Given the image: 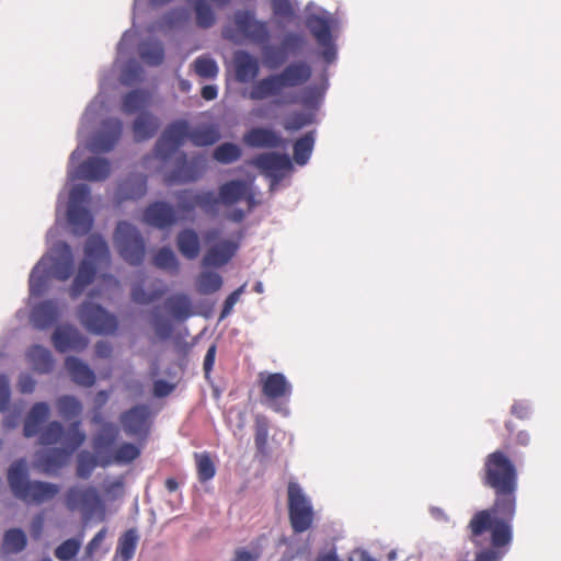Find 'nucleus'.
I'll return each mask as SVG.
<instances>
[{
    "label": "nucleus",
    "instance_id": "nucleus-1",
    "mask_svg": "<svg viewBox=\"0 0 561 561\" xmlns=\"http://www.w3.org/2000/svg\"><path fill=\"white\" fill-rule=\"evenodd\" d=\"M518 474L514 462L502 450L489 454L483 466L482 483L495 494L490 508L478 511L467 528L470 540L490 531L494 547H510L513 541V520L516 514Z\"/></svg>",
    "mask_w": 561,
    "mask_h": 561
},
{
    "label": "nucleus",
    "instance_id": "nucleus-2",
    "mask_svg": "<svg viewBox=\"0 0 561 561\" xmlns=\"http://www.w3.org/2000/svg\"><path fill=\"white\" fill-rule=\"evenodd\" d=\"M8 483L14 497L28 505H41L59 493V486L50 482L28 479L25 459L15 460L8 470Z\"/></svg>",
    "mask_w": 561,
    "mask_h": 561
},
{
    "label": "nucleus",
    "instance_id": "nucleus-3",
    "mask_svg": "<svg viewBox=\"0 0 561 561\" xmlns=\"http://www.w3.org/2000/svg\"><path fill=\"white\" fill-rule=\"evenodd\" d=\"M111 263L110 250L100 236H90L84 247V259L80 262L77 275L69 288V295L77 299L96 277L98 272L107 268Z\"/></svg>",
    "mask_w": 561,
    "mask_h": 561
},
{
    "label": "nucleus",
    "instance_id": "nucleus-4",
    "mask_svg": "<svg viewBox=\"0 0 561 561\" xmlns=\"http://www.w3.org/2000/svg\"><path fill=\"white\" fill-rule=\"evenodd\" d=\"M92 422L100 425V430L93 436L92 447L99 456L101 467L105 468L112 463H128L138 457V448L128 443L121 445L112 453L111 448L118 437V427L104 422L99 414L93 416Z\"/></svg>",
    "mask_w": 561,
    "mask_h": 561
},
{
    "label": "nucleus",
    "instance_id": "nucleus-5",
    "mask_svg": "<svg viewBox=\"0 0 561 561\" xmlns=\"http://www.w3.org/2000/svg\"><path fill=\"white\" fill-rule=\"evenodd\" d=\"M60 255L54 259H42L32 270L30 275V294L41 296L45 289L49 276L58 280H67L73 272V255L71 248L66 242L60 244Z\"/></svg>",
    "mask_w": 561,
    "mask_h": 561
},
{
    "label": "nucleus",
    "instance_id": "nucleus-6",
    "mask_svg": "<svg viewBox=\"0 0 561 561\" xmlns=\"http://www.w3.org/2000/svg\"><path fill=\"white\" fill-rule=\"evenodd\" d=\"M207 170V158L203 153L188 157L185 151H180L171 169L161 168L163 183L171 187L185 185L198 181Z\"/></svg>",
    "mask_w": 561,
    "mask_h": 561
},
{
    "label": "nucleus",
    "instance_id": "nucleus-7",
    "mask_svg": "<svg viewBox=\"0 0 561 561\" xmlns=\"http://www.w3.org/2000/svg\"><path fill=\"white\" fill-rule=\"evenodd\" d=\"M85 440V434L79 428V422L72 423L61 448H49L36 453V467L44 473L50 474L61 469L70 455Z\"/></svg>",
    "mask_w": 561,
    "mask_h": 561
},
{
    "label": "nucleus",
    "instance_id": "nucleus-8",
    "mask_svg": "<svg viewBox=\"0 0 561 561\" xmlns=\"http://www.w3.org/2000/svg\"><path fill=\"white\" fill-rule=\"evenodd\" d=\"M288 518L295 534L309 530L314 522V510L311 499L296 481H289L287 486Z\"/></svg>",
    "mask_w": 561,
    "mask_h": 561
},
{
    "label": "nucleus",
    "instance_id": "nucleus-9",
    "mask_svg": "<svg viewBox=\"0 0 561 561\" xmlns=\"http://www.w3.org/2000/svg\"><path fill=\"white\" fill-rule=\"evenodd\" d=\"M264 403L274 412L287 417L290 414L289 401L293 385L283 373H271L262 379Z\"/></svg>",
    "mask_w": 561,
    "mask_h": 561
},
{
    "label": "nucleus",
    "instance_id": "nucleus-10",
    "mask_svg": "<svg viewBox=\"0 0 561 561\" xmlns=\"http://www.w3.org/2000/svg\"><path fill=\"white\" fill-rule=\"evenodd\" d=\"M78 318L89 332L99 335L114 334L118 328V322L114 314L91 301H84L79 306Z\"/></svg>",
    "mask_w": 561,
    "mask_h": 561
},
{
    "label": "nucleus",
    "instance_id": "nucleus-11",
    "mask_svg": "<svg viewBox=\"0 0 561 561\" xmlns=\"http://www.w3.org/2000/svg\"><path fill=\"white\" fill-rule=\"evenodd\" d=\"M284 85L277 73H271L264 78L255 80L248 93V98L252 101H263L270 98H276V105H287L296 103L290 94H283Z\"/></svg>",
    "mask_w": 561,
    "mask_h": 561
},
{
    "label": "nucleus",
    "instance_id": "nucleus-12",
    "mask_svg": "<svg viewBox=\"0 0 561 561\" xmlns=\"http://www.w3.org/2000/svg\"><path fill=\"white\" fill-rule=\"evenodd\" d=\"M114 241L124 260L131 264L140 263V231L135 226L126 221L119 222Z\"/></svg>",
    "mask_w": 561,
    "mask_h": 561
},
{
    "label": "nucleus",
    "instance_id": "nucleus-13",
    "mask_svg": "<svg viewBox=\"0 0 561 561\" xmlns=\"http://www.w3.org/2000/svg\"><path fill=\"white\" fill-rule=\"evenodd\" d=\"M244 234L245 229H241L236 232V240L225 239L211 245L203 256V266L219 268L228 264L239 251Z\"/></svg>",
    "mask_w": 561,
    "mask_h": 561
},
{
    "label": "nucleus",
    "instance_id": "nucleus-14",
    "mask_svg": "<svg viewBox=\"0 0 561 561\" xmlns=\"http://www.w3.org/2000/svg\"><path fill=\"white\" fill-rule=\"evenodd\" d=\"M66 505L71 511L80 510L85 518H90L102 507V501L93 486H72L66 493Z\"/></svg>",
    "mask_w": 561,
    "mask_h": 561
},
{
    "label": "nucleus",
    "instance_id": "nucleus-15",
    "mask_svg": "<svg viewBox=\"0 0 561 561\" xmlns=\"http://www.w3.org/2000/svg\"><path fill=\"white\" fill-rule=\"evenodd\" d=\"M238 31L247 38L256 44L267 43L271 34L266 22L255 18L250 10H238L233 18Z\"/></svg>",
    "mask_w": 561,
    "mask_h": 561
},
{
    "label": "nucleus",
    "instance_id": "nucleus-16",
    "mask_svg": "<svg viewBox=\"0 0 561 561\" xmlns=\"http://www.w3.org/2000/svg\"><path fill=\"white\" fill-rule=\"evenodd\" d=\"M305 25L318 45H328L333 39L332 32L339 27V20L321 9V14L307 13Z\"/></svg>",
    "mask_w": 561,
    "mask_h": 561
},
{
    "label": "nucleus",
    "instance_id": "nucleus-17",
    "mask_svg": "<svg viewBox=\"0 0 561 561\" xmlns=\"http://www.w3.org/2000/svg\"><path fill=\"white\" fill-rule=\"evenodd\" d=\"M182 218L175 207L167 201H156L142 210V221L160 230L171 228Z\"/></svg>",
    "mask_w": 561,
    "mask_h": 561
},
{
    "label": "nucleus",
    "instance_id": "nucleus-18",
    "mask_svg": "<svg viewBox=\"0 0 561 561\" xmlns=\"http://www.w3.org/2000/svg\"><path fill=\"white\" fill-rule=\"evenodd\" d=\"M249 165L259 169L265 176L285 174L294 169L291 158L286 152L267 151L256 154L248 161Z\"/></svg>",
    "mask_w": 561,
    "mask_h": 561
},
{
    "label": "nucleus",
    "instance_id": "nucleus-19",
    "mask_svg": "<svg viewBox=\"0 0 561 561\" xmlns=\"http://www.w3.org/2000/svg\"><path fill=\"white\" fill-rule=\"evenodd\" d=\"M51 343L58 353H66L83 351L89 341L76 327L64 324L57 327L53 332Z\"/></svg>",
    "mask_w": 561,
    "mask_h": 561
},
{
    "label": "nucleus",
    "instance_id": "nucleus-20",
    "mask_svg": "<svg viewBox=\"0 0 561 561\" xmlns=\"http://www.w3.org/2000/svg\"><path fill=\"white\" fill-rule=\"evenodd\" d=\"M123 131V124L117 118H106L91 141L93 152H108L118 142Z\"/></svg>",
    "mask_w": 561,
    "mask_h": 561
},
{
    "label": "nucleus",
    "instance_id": "nucleus-21",
    "mask_svg": "<svg viewBox=\"0 0 561 561\" xmlns=\"http://www.w3.org/2000/svg\"><path fill=\"white\" fill-rule=\"evenodd\" d=\"M243 142L250 148H279L285 147L286 140L279 133L271 127L256 126L243 135Z\"/></svg>",
    "mask_w": 561,
    "mask_h": 561
},
{
    "label": "nucleus",
    "instance_id": "nucleus-22",
    "mask_svg": "<svg viewBox=\"0 0 561 561\" xmlns=\"http://www.w3.org/2000/svg\"><path fill=\"white\" fill-rule=\"evenodd\" d=\"M234 76L239 83L254 82L260 73V62L247 50H237L233 56Z\"/></svg>",
    "mask_w": 561,
    "mask_h": 561
},
{
    "label": "nucleus",
    "instance_id": "nucleus-23",
    "mask_svg": "<svg viewBox=\"0 0 561 561\" xmlns=\"http://www.w3.org/2000/svg\"><path fill=\"white\" fill-rule=\"evenodd\" d=\"M60 313L58 301L48 299L32 308L30 319L35 328L45 330L53 327L58 321Z\"/></svg>",
    "mask_w": 561,
    "mask_h": 561
},
{
    "label": "nucleus",
    "instance_id": "nucleus-24",
    "mask_svg": "<svg viewBox=\"0 0 561 561\" xmlns=\"http://www.w3.org/2000/svg\"><path fill=\"white\" fill-rule=\"evenodd\" d=\"M162 307L178 322H184L194 314L192 300L184 293H176L167 297L163 300Z\"/></svg>",
    "mask_w": 561,
    "mask_h": 561
},
{
    "label": "nucleus",
    "instance_id": "nucleus-25",
    "mask_svg": "<svg viewBox=\"0 0 561 561\" xmlns=\"http://www.w3.org/2000/svg\"><path fill=\"white\" fill-rule=\"evenodd\" d=\"M284 88H294L307 82L311 75V67L306 61H294L277 72Z\"/></svg>",
    "mask_w": 561,
    "mask_h": 561
},
{
    "label": "nucleus",
    "instance_id": "nucleus-26",
    "mask_svg": "<svg viewBox=\"0 0 561 561\" xmlns=\"http://www.w3.org/2000/svg\"><path fill=\"white\" fill-rule=\"evenodd\" d=\"M78 172L83 180L104 181L111 173V163L107 159L91 157L79 165Z\"/></svg>",
    "mask_w": 561,
    "mask_h": 561
},
{
    "label": "nucleus",
    "instance_id": "nucleus-27",
    "mask_svg": "<svg viewBox=\"0 0 561 561\" xmlns=\"http://www.w3.org/2000/svg\"><path fill=\"white\" fill-rule=\"evenodd\" d=\"M48 416L49 407L46 402L34 403L24 420L23 435L26 438L36 436Z\"/></svg>",
    "mask_w": 561,
    "mask_h": 561
},
{
    "label": "nucleus",
    "instance_id": "nucleus-28",
    "mask_svg": "<svg viewBox=\"0 0 561 561\" xmlns=\"http://www.w3.org/2000/svg\"><path fill=\"white\" fill-rule=\"evenodd\" d=\"M176 248L187 260L197 259L201 253V239L197 231L193 228L180 230L175 239Z\"/></svg>",
    "mask_w": 561,
    "mask_h": 561
},
{
    "label": "nucleus",
    "instance_id": "nucleus-29",
    "mask_svg": "<svg viewBox=\"0 0 561 561\" xmlns=\"http://www.w3.org/2000/svg\"><path fill=\"white\" fill-rule=\"evenodd\" d=\"M65 367L75 383L82 387H92L94 385V371L81 359L73 356H68L65 359Z\"/></svg>",
    "mask_w": 561,
    "mask_h": 561
},
{
    "label": "nucleus",
    "instance_id": "nucleus-30",
    "mask_svg": "<svg viewBox=\"0 0 561 561\" xmlns=\"http://www.w3.org/2000/svg\"><path fill=\"white\" fill-rule=\"evenodd\" d=\"M221 139L219 126L206 123L191 128L190 141L195 147H209Z\"/></svg>",
    "mask_w": 561,
    "mask_h": 561
},
{
    "label": "nucleus",
    "instance_id": "nucleus-31",
    "mask_svg": "<svg viewBox=\"0 0 561 561\" xmlns=\"http://www.w3.org/2000/svg\"><path fill=\"white\" fill-rule=\"evenodd\" d=\"M26 359L34 371L48 374L54 368V358L49 350L42 345H32L26 351Z\"/></svg>",
    "mask_w": 561,
    "mask_h": 561
},
{
    "label": "nucleus",
    "instance_id": "nucleus-32",
    "mask_svg": "<svg viewBox=\"0 0 561 561\" xmlns=\"http://www.w3.org/2000/svg\"><path fill=\"white\" fill-rule=\"evenodd\" d=\"M121 112L125 115L136 114L133 121L134 137L140 138V89L134 88L122 100Z\"/></svg>",
    "mask_w": 561,
    "mask_h": 561
},
{
    "label": "nucleus",
    "instance_id": "nucleus-33",
    "mask_svg": "<svg viewBox=\"0 0 561 561\" xmlns=\"http://www.w3.org/2000/svg\"><path fill=\"white\" fill-rule=\"evenodd\" d=\"M67 217L75 234L84 236L92 228V216L84 206H68Z\"/></svg>",
    "mask_w": 561,
    "mask_h": 561
},
{
    "label": "nucleus",
    "instance_id": "nucleus-34",
    "mask_svg": "<svg viewBox=\"0 0 561 561\" xmlns=\"http://www.w3.org/2000/svg\"><path fill=\"white\" fill-rule=\"evenodd\" d=\"M248 183L244 180H230L219 186V197L221 204L226 206L233 205L243 199L247 195Z\"/></svg>",
    "mask_w": 561,
    "mask_h": 561
},
{
    "label": "nucleus",
    "instance_id": "nucleus-35",
    "mask_svg": "<svg viewBox=\"0 0 561 561\" xmlns=\"http://www.w3.org/2000/svg\"><path fill=\"white\" fill-rule=\"evenodd\" d=\"M316 134L314 129L309 130L295 140L293 145L294 160L298 165L304 167L309 162L314 149Z\"/></svg>",
    "mask_w": 561,
    "mask_h": 561
},
{
    "label": "nucleus",
    "instance_id": "nucleus-36",
    "mask_svg": "<svg viewBox=\"0 0 561 561\" xmlns=\"http://www.w3.org/2000/svg\"><path fill=\"white\" fill-rule=\"evenodd\" d=\"M161 134L167 137L168 141L181 148L185 144V140H190L191 126L186 119H175L171 122Z\"/></svg>",
    "mask_w": 561,
    "mask_h": 561
},
{
    "label": "nucleus",
    "instance_id": "nucleus-37",
    "mask_svg": "<svg viewBox=\"0 0 561 561\" xmlns=\"http://www.w3.org/2000/svg\"><path fill=\"white\" fill-rule=\"evenodd\" d=\"M67 433L68 431H65L60 422L51 421L37 434L38 444L43 446H51L57 443H61L64 445Z\"/></svg>",
    "mask_w": 561,
    "mask_h": 561
},
{
    "label": "nucleus",
    "instance_id": "nucleus-38",
    "mask_svg": "<svg viewBox=\"0 0 561 561\" xmlns=\"http://www.w3.org/2000/svg\"><path fill=\"white\" fill-rule=\"evenodd\" d=\"M328 87V79H325L324 82L320 85L307 87L302 91L300 103L304 105V107L314 113V111H317L321 105Z\"/></svg>",
    "mask_w": 561,
    "mask_h": 561
},
{
    "label": "nucleus",
    "instance_id": "nucleus-39",
    "mask_svg": "<svg viewBox=\"0 0 561 561\" xmlns=\"http://www.w3.org/2000/svg\"><path fill=\"white\" fill-rule=\"evenodd\" d=\"M196 192L193 190H181L175 193L176 205L174 206L180 217L183 219H193L197 204L195 202Z\"/></svg>",
    "mask_w": 561,
    "mask_h": 561
},
{
    "label": "nucleus",
    "instance_id": "nucleus-40",
    "mask_svg": "<svg viewBox=\"0 0 561 561\" xmlns=\"http://www.w3.org/2000/svg\"><path fill=\"white\" fill-rule=\"evenodd\" d=\"M151 327L160 341H168L174 332V324L170 317L160 309H154L151 314Z\"/></svg>",
    "mask_w": 561,
    "mask_h": 561
},
{
    "label": "nucleus",
    "instance_id": "nucleus-41",
    "mask_svg": "<svg viewBox=\"0 0 561 561\" xmlns=\"http://www.w3.org/2000/svg\"><path fill=\"white\" fill-rule=\"evenodd\" d=\"M154 265L171 275H176L180 270V262L174 251L169 245L159 249L153 257Z\"/></svg>",
    "mask_w": 561,
    "mask_h": 561
},
{
    "label": "nucleus",
    "instance_id": "nucleus-42",
    "mask_svg": "<svg viewBox=\"0 0 561 561\" xmlns=\"http://www.w3.org/2000/svg\"><path fill=\"white\" fill-rule=\"evenodd\" d=\"M262 45L263 61L268 69H278L287 61L289 56L282 44L275 46L267 42Z\"/></svg>",
    "mask_w": 561,
    "mask_h": 561
},
{
    "label": "nucleus",
    "instance_id": "nucleus-43",
    "mask_svg": "<svg viewBox=\"0 0 561 561\" xmlns=\"http://www.w3.org/2000/svg\"><path fill=\"white\" fill-rule=\"evenodd\" d=\"M242 156V149L239 145L225 141L218 145L213 151V159L220 164H232Z\"/></svg>",
    "mask_w": 561,
    "mask_h": 561
},
{
    "label": "nucleus",
    "instance_id": "nucleus-44",
    "mask_svg": "<svg viewBox=\"0 0 561 561\" xmlns=\"http://www.w3.org/2000/svg\"><path fill=\"white\" fill-rule=\"evenodd\" d=\"M165 50L162 42H145L142 41V65L158 67L163 64Z\"/></svg>",
    "mask_w": 561,
    "mask_h": 561
},
{
    "label": "nucleus",
    "instance_id": "nucleus-45",
    "mask_svg": "<svg viewBox=\"0 0 561 561\" xmlns=\"http://www.w3.org/2000/svg\"><path fill=\"white\" fill-rule=\"evenodd\" d=\"M195 11L196 25L201 28H209L216 22V15L206 0H188Z\"/></svg>",
    "mask_w": 561,
    "mask_h": 561
},
{
    "label": "nucleus",
    "instance_id": "nucleus-46",
    "mask_svg": "<svg viewBox=\"0 0 561 561\" xmlns=\"http://www.w3.org/2000/svg\"><path fill=\"white\" fill-rule=\"evenodd\" d=\"M180 147L175 144L168 141L167 137L162 134L157 139L153 147L154 158L161 162L162 168L171 160H174L175 156L180 152Z\"/></svg>",
    "mask_w": 561,
    "mask_h": 561
},
{
    "label": "nucleus",
    "instance_id": "nucleus-47",
    "mask_svg": "<svg viewBox=\"0 0 561 561\" xmlns=\"http://www.w3.org/2000/svg\"><path fill=\"white\" fill-rule=\"evenodd\" d=\"M27 539L20 528H12L4 533L2 549L5 553H19L26 547Z\"/></svg>",
    "mask_w": 561,
    "mask_h": 561
},
{
    "label": "nucleus",
    "instance_id": "nucleus-48",
    "mask_svg": "<svg viewBox=\"0 0 561 561\" xmlns=\"http://www.w3.org/2000/svg\"><path fill=\"white\" fill-rule=\"evenodd\" d=\"M137 545V533L135 529L127 530L118 540V545L115 552L116 559L122 561H129L136 550Z\"/></svg>",
    "mask_w": 561,
    "mask_h": 561
},
{
    "label": "nucleus",
    "instance_id": "nucleus-49",
    "mask_svg": "<svg viewBox=\"0 0 561 561\" xmlns=\"http://www.w3.org/2000/svg\"><path fill=\"white\" fill-rule=\"evenodd\" d=\"M56 405L60 416L67 421L78 417L82 412V403L73 396L59 397Z\"/></svg>",
    "mask_w": 561,
    "mask_h": 561
},
{
    "label": "nucleus",
    "instance_id": "nucleus-50",
    "mask_svg": "<svg viewBox=\"0 0 561 561\" xmlns=\"http://www.w3.org/2000/svg\"><path fill=\"white\" fill-rule=\"evenodd\" d=\"M194 458L196 462L198 480L202 483L211 480L216 474V466L209 453H195Z\"/></svg>",
    "mask_w": 561,
    "mask_h": 561
},
{
    "label": "nucleus",
    "instance_id": "nucleus-51",
    "mask_svg": "<svg viewBox=\"0 0 561 561\" xmlns=\"http://www.w3.org/2000/svg\"><path fill=\"white\" fill-rule=\"evenodd\" d=\"M140 196V180L137 176L128 178L119 182L116 198L121 204L128 199H137Z\"/></svg>",
    "mask_w": 561,
    "mask_h": 561
},
{
    "label": "nucleus",
    "instance_id": "nucleus-52",
    "mask_svg": "<svg viewBox=\"0 0 561 561\" xmlns=\"http://www.w3.org/2000/svg\"><path fill=\"white\" fill-rule=\"evenodd\" d=\"M195 202L197 207L207 215H217L219 205L221 204L219 195L217 196L214 191L196 192Z\"/></svg>",
    "mask_w": 561,
    "mask_h": 561
},
{
    "label": "nucleus",
    "instance_id": "nucleus-53",
    "mask_svg": "<svg viewBox=\"0 0 561 561\" xmlns=\"http://www.w3.org/2000/svg\"><path fill=\"white\" fill-rule=\"evenodd\" d=\"M267 440H268V422L264 416H256L255 419V435L254 445L257 453L262 456H267Z\"/></svg>",
    "mask_w": 561,
    "mask_h": 561
},
{
    "label": "nucleus",
    "instance_id": "nucleus-54",
    "mask_svg": "<svg viewBox=\"0 0 561 561\" xmlns=\"http://www.w3.org/2000/svg\"><path fill=\"white\" fill-rule=\"evenodd\" d=\"M96 466H100V460L95 451L94 455L89 451H81L77 460V476L88 479Z\"/></svg>",
    "mask_w": 561,
    "mask_h": 561
},
{
    "label": "nucleus",
    "instance_id": "nucleus-55",
    "mask_svg": "<svg viewBox=\"0 0 561 561\" xmlns=\"http://www.w3.org/2000/svg\"><path fill=\"white\" fill-rule=\"evenodd\" d=\"M280 44L287 55H298L307 46V39L301 33L287 32L284 34Z\"/></svg>",
    "mask_w": 561,
    "mask_h": 561
},
{
    "label": "nucleus",
    "instance_id": "nucleus-56",
    "mask_svg": "<svg viewBox=\"0 0 561 561\" xmlns=\"http://www.w3.org/2000/svg\"><path fill=\"white\" fill-rule=\"evenodd\" d=\"M196 75L204 79H214L219 72L216 60L208 56H199L194 60Z\"/></svg>",
    "mask_w": 561,
    "mask_h": 561
},
{
    "label": "nucleus",
    "instance_id": "nucleus-57",
    "mask_svg": "<svg viewBox=\"0 0 561 561\" xmlns=\"http://www.w3.org/2000/svg\"><path fill=\"white\" fill-rule=\"evenodd\" d=\"M222 277L216 272H204L199 276L198 290L204 295L218 291L222 286Z\"/></svg>",
    "mask_w": 561,
    "mask_h": 561
},
{
    "label": "nucleus",
    "instance_id": "nucleus-58",
    "mask_svg": "<svg viewBox=\"0 0 561 561\" xmlns=\"http://www.w3.org/2000/svg\"><path fill=\"white\" fill-rule=\"evenodd\" d=\"M80 547L81 539H67L55 549V557L59 561H70L78 554Z\"/></svg>",
    "mask_w": 561,
    "mask_h": 561
},
{
    "label": "nucleus",
    "instance_id": "nucleus-59",
    "mask_svg": "<svg viewBox=\"0 0 561 561\" xmlns=\"http://www.w3.org/2000/svg\"><path fill=\"white\" fill-rule=\"evenodd\" d=\"M119 80L124 85H136L140 80V62L134 58L129 59L122 69Z\"/></svg>",
    "mask_w": 561,
    "mask_h": 561
},
{
    "label": "nucleus",
    "instance_id": "nucleus-60",
    "mask_svg": "<svg viewBox=\"0 0 561 561\" xmlns=\"http://www.w3.org/2000/svg\"><path fill=\"white\" fill-rule=\"evenodd\" d=\"M124 431L128 434L140 433V407L136 405L121 417Z\"/></svg>",
    "mask_w": 561,
    "mask_h": 561
},
{
    "label": "nucleus",
    "instance_id": "nucleus-61",
    "mask_svg": "<svg viewBox=\"0 0 561 561\" xmlns=\"http://www.w3.org/2000/svg\"><path fill=\"white\" fill-rule=\"evenodd\" d=\"M188 20V14L184 8H174L165 12L161 21L169 28H175L183 26Z\"/></svg>",
    "mask_w": 561,
    "mask_h": 561
},
{
    "label": "nucleus",
    "instance_id": "nucleus-62",
    "mask_svg": "<svg viewBox=\"0 0 561 561\" xmlns=\"http://www.w3.org/2000/svg\"><path fill=\"white\" fill-rule=\"evenodd\" d=\"M117 49L121 56H127L133 50L140 51V41L136 31H126L118 43Z\"/></svg>",
    "mask_w": 561,
    "mask_h": 561
},
{
    "label": "nucleus",
    "instance_id": "nucleus-63",
    "mask_svg": "<svg viewBox=\"0 0 561 561\" xmlns=\"http://www.w3.org/2000/svg\"><path fill=\"white\" fill-rule=\"evenodd\" d=\"M508 547H494L491 543L490 548H483L474 553L473 561H502Z\"/></svg>",
    "mask_w": 561,
    "mask_h": 561
},
{
    "label": "nucleus",
    "instance_id": "nucleus-64",
    "mask_svg": "<svg viewBox=\"0 0 561 561\" xmlns=\"http://www.w3.org/2000/svg\"><path fill=\"white\" fill-rule=\"evenodd\" d=\"M314 118L316 114L311 111L295 113L287 123L286 129L300 130L304 127L311 125L314 122Z\"/></svg>",
    "mask_w": 561,
    "mask_h": 561
}]
</instances>
